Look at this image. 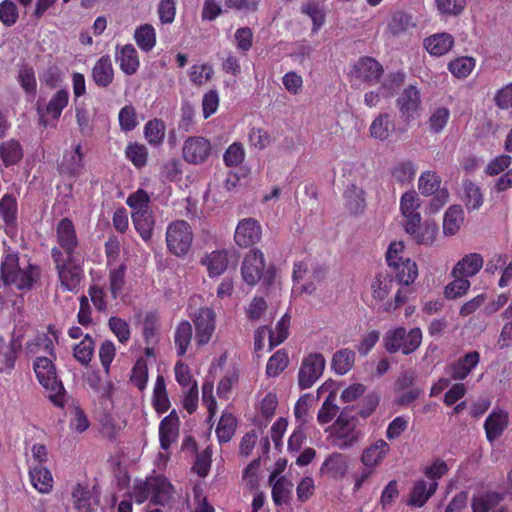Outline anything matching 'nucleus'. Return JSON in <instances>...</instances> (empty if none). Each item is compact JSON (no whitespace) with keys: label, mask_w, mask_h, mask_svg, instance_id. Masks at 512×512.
I'll list each match as a JSON object with an SVG mask.
<instances>
[{"label":"nucleus","mask_w":512,"mask_h":512,"mask_svg":"<svg viewBox=\"0 0 512 512\" xmlns=\"http://www.w3.org/2000/svg\"><path fill=\"white\" fill-rule=\"evenodd\" d=\"M40 274V267L30 259H21L18 252L5 250L0 266V280L5 286H14L20 291L30 290Z\"/></svg>","instance_id":"f257e3e1"},{"label":"nucleus","mask_w":512,"mask_h":512,"mask_svg":"<svg viewBox=\"0 0 512 512\" xmlns=\"http://www.w3.org/2000/svg\"><path fill=\"white\" fill-rule=\"evenodd\" d=\"M53 263L63 292L77 293L84 279L83 260L80 257H61L58 250L53 251Z\"/></svg>","instance_id":"f03ea898"},{"label":"nucleus","mask_w":512,"mask_h":512,"mask_svg":"<svg viewBox=\"0 0 512 512\" xmlns=\"http://www.w3.org/2000/svg\"><path fill=\"white\" fill-rule=\"evenodd\" d=\"M241 275L246 284L254 286L261 281L265 287L271 286L276 276L273 266L265 269L264 254L260 249H252L246 254L241 266Z\"/></svg>","instance_id":"7ed1b4c3"},{"label":"nucleus","mask_w":512,"mask_h":512,"mask_svg":"<svg viewBox=\"0 0 512 512\" xmlns=\"http://www.w3.org/2000/svg\"><path fill=\"white\" fill-rule=\"evenodd\" d=\"M422 331L415 327L407 330L403 326L389 329L383 336V345L387 352L393 354L401 352L410 355L421 345Z\"/></svg>","instance_id":"20e7f679"},{"label":"nucleus","mask_w":512,"mask_h":512,"mask_svg":"<svg viewBox=\"0 0 512 512\" xmlns=\"http://www.w3.org/2000/svg\"><path fill=\"white\" fill-rule=\"evenodd\" d=\"M33 369L39 383L49 392V398L58 404V398L64 395V386L59 379L52 357H37Z\"/></svg>","instance_id":"39448f33"},{"label":"nucleus","mask_w":512,"mask_h":512,"mask_svg":"<svg viewBox=\"0 0 512 512\" xmlns=\"http://www.w3.org/2000/svg\"><path fill=\"white\" fill-rule=\"evenodd\" d=\"M56 246L51 249V257L53 251L58 250L61 257H80V241L76 232L73 221L64 217L56 225L55 228Z\"/></svg>","instance_id":"423d86ee"},{"label":"nucleus","mask_w":512,"mask_h":512,"mask_svg":"<svg viewBox=\"0 0 512 512\" xmlns=\"http://www.w3.org/2000/svg\"><path fill=\"white\" fill-rule=\"evenodd\" d=\"M193 233L191 226L184 220L171 222L166 230V244L169 252L175 256H184L191 248Z\"/></svg>","instance_id":"0eeeda50"},{"label":"nucleus","mask_w":512,"mask_h":512,"mask_svg":"<svg viewBox=\"0 0 512 512\" xmlns=\"http://www.w3.org/2000/svg\"><path fill=\"white\" fill-rule=\"evenodd\" d=\"M359 434L354 421L341 413L332 426V444L340 449L350 448L358 442Z\"/></svg>","instance_id":"6e6552de"},{"label":"nucleus","mask_w":512,"mask_h":512,"mask_svg":"<svg viewBox=\"0 0 512 512\" xmlns=\"http://www.w3.org/2000/svg\"><path fill=\"white\" fill-rule=\"evenodd\" d=\"M325 359L321 353H311L304 357L298 371V385L301 390L311 388L322 376Z\"/></svg>","instance_id":"1a4fd4ad"},{"label":"nucleus","mask_w":512,"mask_h":512,"mask_svg":"<svg viewBox=\"0 0 512 512\" xmlns=\"http://www.w3.org/2000/svg\"><path fill=\"white\" fill-rule=\"evenodd\" d=\"M211 152L212 145L210 141L201 136L187 138L182 148L183 159L187 163L194 165L206 162Z\"/></svg>","instance_id":"9d476101"},{"label":"nucleus","mask_w":512,"mask_h":512,"mask_svg":"<svg viewBox=\"0 0 512 512\" xmlns=\"http://www.w3.org/2000/svg\"><path fill=\"white\" fill-rule=\"evenodd\" d=\"M401 118L407 124L415 120L421 108L420 91L414 85L406 87L396 100Z\"/></svg>","instance_id":"9b49d317"},{"label":"nucleus","mask_w":512,"mask_h":512,"mask_svg":"<svg viewBox=\"0 0 512 512\" xmlns=\"http://www.w3.org/2000/svg\"><path fill=\"white\" fill-rule=\"evenodd\" d=\"M262 227L254 218H244L236 226L234 233L235 243L241 248L252 247L260 242Z\"/></svg>","instance_id":"f8f14e48"},{"label":"nucleus","mask_w":512,"mask_h":512,"mask_svg":"<svg viewBox=\"0 0 512 512\" xmlns=\"http://www.w3.org/2000/svg\"><path fill=\"white\" fill-rule=\"evenodd\" d=\"M216 314L209 307L200 308L194 318L196 329L195 339L198 346L206 345L210 342L215 332Z\"/></svg>","instance_id":"ddd939ff"},{"label":"nucleus","mask_w":512,"mask_h":512,"mask_svg":"<svg viewBox=\"0 0 512 512\" xmlns=\"http://www.w3.org/2000/svg\"><path fill=\"white\" fill-rule=\"evenodd\" d=\"M419 198L414 190L405 192L400 199V210L405 218V231L414 232L415 227L421 222Z\"/></svg>","instance_id":"4468645a"},{"label":"nucleus","mask_w":512,"mask_h":512,"mask_svg":"<svg viewBox=\"0 0 512 512\" xmlns=\"http://www.w3.org/2000/svg\"><path fill=\"white\" fill-rule=\"evenodd\" d=\"M355 77L370 85L379 82L383 75V66L373 57H361L354 65Z\"/></svg>","instance_id":"2eb2a0df"},{"label":"nucleus","mask_w":512,"mask_h":512,"mask_svg":"<svg viewBox=\"0 0 512 512\" xmlns=\"http://www.w3.org/2000/svg\"><path fill=\"white\" fill-rule=\"evenodd\" d=\"M509 426V413L505 409L495 407L484 422L486 438L490 443L497 440Z\"/></svg>","instance_id":"dca6fc26"},{"label":"nucleus","mask_w":512,"mask_h":512,"mask_svg":"<svg viewBox=\"0 0 512 512\" xmlns=\"http://www.w3.org/2000/svg\"><path fill=\"white\" fill-rule=\"evenodd\" d=\"M348 457L340 452L329 454L320 467V474L334 480H342L348 472Z\"/></svg>","instance_id":"f3484780"},{"label":"nucleus","mask_w":512,"mask_h":512,"mask_svg":"<svg viewBox=\"0 0 512 512\" xmlns=\"http://www.w3.org/2000/svg\"><path fill=\"white\" fill-rule=\"evenodd\" d=\"M151 489V503L154 505L170 506L174 501V486L165 476H152Z\"/></svg>","instance_id":"a211bd4d"},{"label":"nucleus","mask_w":512,"mask_h":512,"mask_svg":"<svg viewBox=\"0 0 512 512\" xmlns=\"http://www.w3.org/2000/svg\"><path fill=\"white\" fill-rule=\"evenodd\" d=\"M84 169V153L81 143L74 145L71 151L63 154L62 161L59 165L60 173L69 177H79Z\"/></svg>","instance_id":"6ab92c4d"},{"label":"nucleus","mask_w":512,"mask_h":512,"mask_svg":"<svg viewBox=\"0 0 512 512\" xmlns=\"http://www.w3.org/2000/svg\"><path fill=\"white\" fill-rule=\"evenodd\" d=\"M60 335L61 331L54 324H49L46 332L37 333L34 341L28 343L27 349L30 352H36L33 347L40 348L50 357L56 359L55 345L59 343Z\"/></svg>","instance_id":"aec40b11"},{"label":"nucleus","mask_w":512,"mask_h":512,"mask_svg":"<svg viewBox=\"0 0 512 512\" xmlns=\"http://www.w3.org/2000/svg\"><path fill=\"white\" fill-rule=\"evenodd\" d=\"M389 452V444L383 439H378L362 451L360 461L363 466L376 469L384 461Z\"/></svg>","instance_id":"412c9836"},{"label":"nucleus","mask_w":512,"mask_h":512,"mask_svg":"<svg viewBox=\"0 0 512 512\" xmlns=\"http://www.w3.org/2000/svg\"><path fill=\"white\" fill-rule=\"evenodd\" d=\"M92 80L96 86L107 88L114 80V68L111 57L106 54L101 56L94 64L91 72Z\"/></svg>","instance_id":"4be33fe9"},{"label":"nucleus","mask_w":512,"mask_h":512,"mask_svg":"<svg viewBox=\"0 0 512 512\" xmlns=\"http://www.w3.org/2000/svg\"><path fill=\"white\" fill-rule=\"evenodd\" d=\"M179 433V419L175 411L164 417L159 425L160 446L168 450L172 443L176 442Z\"/></svg>","instance_id":"5701e85b"},{"label":"nucleus","mask_w":512,"mask_h":512,"mask_svg":"<svg viewBox=\"0 0 512 512\" xmlns=\"http://www.w3.org/2000/svg\"><path fill=\"white\" fill-rule=\"evenodd\" d=\"M454 37L447 32L435 33L424 39L423 45L432 56H443L454 46Z\"/></svg>","instance_id":"b1692460"},{"label":"nucleus","mask_w":512,"mask_h":512,"mask_svg":"<svg viewBox=\"0 0 512 512\" xmlns=\"http://www.w3.org/2000/svg\"><path fill=\"white\" fill-rule=\"evenodd\" d=\"M395 131V123L389 113H380L376 116L369 127V135L371 138L380 142L389 140Z\"/></svg>","instance_id":"393cba45"},{"label":"nucleus","mask_w":512,"mask_h":512,"mask_svg":"<svg viewBox=\"0 0 512 512\" xmlns=\"http://www.w3.org/2000/svg\"><path fill=\"white\" fill-rule=\"evenodd\" d=\"M484 259L479 253H469L461 258L451 271L452 276H475L483 267Z\"/></svg>","instance_id":"a878e982"},{"label":"nucleus","mask_w":512,"mask_h":512,"mask_svg":"<svg viewBox=\"0 0 512 512\" xmlns=\"http://www.w3.org/2000/svg\"><path fill=\"white\" fill-rule=\"evenodd\" d=\"M438 488L437 482L427 483L423 479H419L412 487L408 505L412 507H423L427 501L435 494Z\"/></svg>","instance_id":"bb28decb"},{"label":"nucleus","mask_w":512,"mask_h":512,"mask_svg":"<svg viewBox=\"0 0 512 512\" xmlns=\"http://www.w3.org/2000/svg\"><path fill=\"white\" fill-rule=\"evenodd\" d=\"M115 58L121 71L128 76L134 75L140 67L138 53L132 44L122 46Z\"/></svg>","instance_id":"cd10ccee"},{"label":"nucleus","mask_w":512,"mask_h":512,"mask_svg":"<svg viewBox=\"0 0 512 512\" xmlns=\"http://www.w3.org/2000/svg\"><path fill=\"white\" fill-rule=\"evenodd\" d=\"M21 345L12 338L9 343L0 335V372L10 374L15 367Z\"/></svg>","instance_id":"c85d7f7f"},{"label":"nucleus","mask_w":512,"mask_h":512,"mask_svg":"<svg viewBox=\"0 0 512 512\" xmlns=\"http://www.w3.org/2000/svg\"><path fill=\"white\" fill-rule=\"evenodd\" d=\"M32 486L40 493H49L53 488V477L50 470L42 463H36L29 469Z\"/></svg>","instance_id":"c756f323"},{"label":"nucleus","mask_w":512,"mask_h":512,"mask_svg":"<svg viewBox=\"0 0 512 512\" xmlns=\"http://www.w3.org/2000/svg\"><path fill=\"white\" fill-rule=\"evenodd\" d=\"M73 506L77 512H94L98 501L93 498L88 485L77 483L72 489Z\"/></svg>","instance_id":"7c9ffc66"},{"label":"nucleus","mask_w":512,"mask_h":512,"mask_svg":"<svg viewBox=\"0 0 512 512\" xmlns=\"http://www.w3.org/2000/svg\"><path fill=\"white\" fill-rule=\"evenodd\" d=\"M200 262L207 267L210 277L220 276L228 267V252L226 250H215L206 253Z\"/></svg>","instance_id":"2f4dec72"},{"label":"nucleus","mask_w":512,"mask_h":512,"mask_svg":"<svg viewBox=\"0 0 512 512\" xmlns=\"http://www.w3.org/2000/svg\"><path fill=\"white\" fill-rule=\"evenodd\" d=\"M479 361V352H468L451 365L452 379L464 380L471 373V371L478 365Z\"/></svg>","instance_id":"473e14b6"},{"label":"nucleus","mask_w":512,"mask_h":512,"mask_svg":"<svg viewBox=\"0 0 512 512\" xmlns=\"http://www.w3.org/2000/svg\"><path fill=\"white\" fill-rule=\"evenodd\" d=\"M392 269V274H395V282L401 285L409 286L418 276V268L414 261L410 258L395 263V265H388Z\"/></svg>","instance_id":"72a5a7b5"},{"label":"nucleus","mask_w":512,"mask_h":512,"mask_svg":"<svg viewBox=\"0 0 512 512\" xmlns=\"http://www.w3.org/2000/svg\"><path fill=\"white\" fill-rule=\"evenodd\" d=\"M131 218L135 230L145 242H148L152 238L155 226L152 210L132 212Z\"/></svg>","instance_id":"f704fd0d"},{"label":"nucleus","mask_w":512,"mask_h":512,"mask_svg":"<svg viewBox=\"0 0 512 512\" xmlns=\"http://www.w3.org/2000/svg\"><path fill=\"white\" fill-rule=\"evenodd\" d=\"M416 25L417 23L413 15L403 11H397L392 14L388 22L387 32L394 37H398L408 32L410 29L415 28Z\"/></svg>","instance_id":"c9c22d12"},{"label":"nucleus","mask_w":512,"mask_h":512,"mask_svg":"<svg viewBox=\"0 0 512 512\" xmlns=\"http://www.w3.org/2000/svg\"><path fill=\"white\" fill-rule=\"evenodd\" d=\"M417 170L418 167L413 161H399L391 169L392 181L400 185L411 184L415 179Z\"/></svg>","instance_id":"e433bc0d"},{"label":"nucleus","mask_w":512,"mask_h":512,"mask_svg":"<svg viewBox=\"0 0 512 512\" xmlns=\"http://www.w3.org/2000/svg\"><path fill=\"white\" fill-rule=\"evenodd\" d=\"M134 40L143 52H150L156 45V31L152 24L145 23L136 27Z\"/></svg>","instance_id":"4c0bfd02"},{"label":"nucleus","mask_w":512,"mask_h":512,"mask_svg":"<svg viewBox=\"0 0 512 512\" xmlns=\"http://www.w3.org/2000/svg\"><path fill=\"white\" fill-rule=\"evenodd\" d=\"M192 336H193V329H192V325L190 324V322L187 320L181 321L177 325V327L175 329V333H174V343H175L177 355L179 357H183L186 354V352L190 346Z\"/></svg>","instance_id":"58836bf2"},{"label":"nucleus","mask_w":512,"mask_h":512,"mask_svg":"<svg viewBox=\"0 0 512 512\" xmlns=\"http://www.w3.org/2000/svg\"><path fill=\"white\" fill-rule=\"evenodd\" d=\"M0 157L5 167L17 164L23 157V149L18 140L9 139L0 144Z\"/></svg>","instance_id":"ea45409f"},{"label":"nucleus","mask_w":512,"mask_h":512,"mask_svg":"<svg viewBox=\"0 0 512 512\" xmlns=\"http://www.w3.org/2000/svg\"><path fill=\"white\" fill-rule=\"evenodd\" d=\"M152 404L156 412L159 414L166 413L170 408V400L168 398L165 379L162 375H158L153 389Z\"/></svg>","instance_id":"a19ab883"},{"label":"nucleus","mask_w":512,"mask_h":512,"mask_svg":"<svg viewBox=\"0 0 512 512\" xmlns=\"http://www.w3.org/2000/svg\"><path fill=\"white\" fill-rule=\"evenodd\" d=\"M464 221V213L459 205L448 208L443 219V232L445 235H455Z\"/></svg>","instance_id":"79ce46f5"},{"label":"nucleus","mask_w":512,"mask_h":512,"mask_svg":"<svg viewBox=\"0 0 512 512\" xmlns=\"http://www.w3.org/2000/svg\"><path fill=\"white\" fill-rule=\"evenodd\" d=\"M109 268V291L113 299H117L125 285V276L127 271L126 263L122 262L116 267Z\"/></svg>","instance_id":"37998d69"},{"label":"nucleus","mask_w":512,"mask_h":512,"mask_svg":"<svg viewBox=\"0 0 512 512\" xmlns=\"http://www.w3.org/2000/svg\"><path fill=\"white\" fill-rule=\"evenodd\" d=\"M165 124L163 120L154 118L149 120L144 125V136L145 139L151 146L157 147L164 142L165 138Z\"/></svg>","instance_id":"c03bdc74"},{"label":"nucleus","mask_w":512,"mask_h":512,"mask_svg":"<svg viewBox=\"0 0 512 512\" xmlns=\"http://www.w3.org/2000/svg\"><path fill=\"white\" fill-rule=\"evenodd\" d=\"M503 499V494L499 492L489 491L482 493L473 497L472 510L473 512H489L490 509L497 506Z\"/></svg>","instance_id":"a18cd8bd"},{"label":"nucleus","mask_w":512,"mask_h":512,"mask_svg":"<svg viewBox=\"0 0 512 512\" xmlns=\"http://www.w3.org/2000/svg\"><path fill=\"white\" fill-rule=\"evenodd\" d=\"M237 428V419L231 413H224L220 417L216 427V435L219 443L229 442L235 434Z\"/></svg>","instance_id":"49530a36"},{"label":"nucleus","mask_w":512,"mask_h":512,"mask_svg":"<svg viewBox=\"0 0 512 512\" xmlns=\"http://www.w3.org/2000/svg\"><path fill=\"white\" fill-rule=\"evenodd\" d=\"M394 283L395 279L391 273H378L371 285L373 297L378 300L385 299L391 292Z\"/></svg>","instance_id":"de8ad7c7"},{"label":"nucleus","mask_w":512,"mask_h":512,"mask_svg":"<svg viewBox=\"0 0 512 512\" xmlns=\"http://www.w3.org/2000/svg\"><path fill=\"white\" fill-rule=\"evenodd\" d=\"M17 81L27 95L34 97L37 92V80L34 68L28 64L19 66Z\"/></svg>","instance_id":"09e8293b"},{"label":"nucleus","mask_w":512,"mask_h":512,"mask_svg":"<svg viewBox=\"0 0 512 512\" xmlns=\"http://www.w3.org/2000/svg\"><path fill=\"white\" fill-rule=\"evenodd\" d=\"M464 203L468 210H478L483 204V195L480 187L473 181H463Z\"/></svg>","instance_id":"8fccbe9b"},{"label":"nucleus","mask_w":512,"mask_h":512,"mask_svg":"<svg viewBox=\"0 0 512 512\" xmlns=\"http://www.w3.org/2000/svg\"><path fill=\"white\" fill-rule=\"evenodd\" d=\"M293 483L286 477H279L272 486V500L276 506L288 503L292 496Z\"/></svg>","instance_id":"3c124183"},{"label":"nucleus","mask_w":512,"mask_h":512,"mask_svg":"<svg viewBox=\"0 0 512 512\" xmlns=\"http://www.w3.org/2000/svg\"><path fill=\"white\" fill-rule=\"evenodd\" d=\"M148 149L144 144L130 142L125 148L126 158L137 168L141 169L147 165Z\"/></svg>","instance_id":"603ef678"},{"label":"nucleus","mask_w":512,"mask_h":512,"mask_svg":"<svg viewBox=\"0 0 512 512\" xmlns=\"http://www.w3.org/2000/svg\"><path fill=\"white\" fill-rule=\"evenodd\" d=\"M289 365V356L284 349L277 350L266 365V376L274 378L279 376Z\"/></svg>","instance_id":"864d4df0"},{"label":"nucleus","mask_w":512,"mask_h":512,"mask_svg":"<svg viewBox=\"0 0 512 512\" xmlns=\"http://www.w3.org/2000/svg\"><path fill=\"white\" fill-rule=\"evenodd\" d=\"M69 102V93L66 89L58 90L46 105L45 112L54 120H58L62 111L67 107Z\"/></svg>","instance_id":"5fc2aeb1"},{"label":"nucleus","mask_w":512,"mask_h":512,"mask_svg":"<svg viewBox=\"0 0 512 512\" xmlns=\"http://www.w3.org/2000/svg\"><path fill=\"white\" fill-rule=\"evenodd\" d=\"M18 214V204L12 194H4L0 199V216L8 226L16 223Z\"/></svg>","instance_id":"6e6d98bb"},{"label":"nucleus","mask_w":512,"mask_h":512,"mask_svg":"<svg viewBox=\"0 0 512 512\" xmlns=\"http://www.w3.org/2000/svg\"><path fill=\"white\" fill-rule=\"evenodd\" d=\"M475 65L476 61L473 57L461 56L449 62L448 70L454 77L462 79L471 74Z\"/></svg>","instance_id":"4d7b16f0"},{"label":"nucleus","mask_w":512,"mask_h":512,"mask_svg":"<svg viewBox=\"0 0 512 512\" xmlns=\"http://www.w3.org/2000/svg\"><path fill=\"white\" fill-rule=\"evenodd\" d=\"M437 226L434 223L421 222L415 227L414 232H407L412 239L419 245H431L435 241L437 235Z\"/></svg>","instance_id":"13d9d810"},{"label":"nucleus","mask_w":512,"mask_h":512,"mask_svg":"<svg viewBox=\"0 0 512 512\" xmlns=\"http://www.w3.org/2000/svg\"><path fill=\"white\" fill-rule=\"evenodd\" d=\"M355 352L348 348L337 351L332 358V367L339 375L346 374L353 366Z\"/></svg>","instance_id":"bf43d9fd"},{"label":"nucleus","mask_w":512,"mask_h":512,"mask_svg":"<svg viewBox=\"0 0 512 512\" xmlns=\"http://www.w3.org/2000/svg\"><path fill=\"white\" fill-rule=\"evenodd\" d=\"M290 316L285 314L277 322L275 330L269 328V349L272 350L274 347L283 343L289 335Z\"/></svg>","instance_id":"052dcab7"},{"label":"nucleus","mask_w":512,"mask_h":512,"mask_svg":"<svg viewBox=\"0 0 512 512\" xmlns=\"http://www.w3.org/2000/svg\"><path fill=\"white\" fill-rule=\"evenodd\" d=\"M344 196L353 213L357 214L363 211L366 200L365 191L362 188H359L355 184H351L347 187Z\"/></svg>","instance_id":"680f3d73"},{"label":"nucleus","mask_w":512,"mask_h":512,"mask_svg":"<svg viewBox=\"0 0 512 512\" xmlns=\"http://www.w3.org/2000/svg\"><path fill=\"white\" fill-rule=\"evenodd\" d=\"M441 177L434 171L423 172L418 181V188L422 195L430 196L440 189Z\"/></svg>","instance_id":"e2e57ef3"},{"label":"nucleus","mask_w":512,"mask_h":512,"mask_svg":"<svg viewBox=\"0 0 512 512\" xmlns=\"http://www.w3.org/2000/svg\"><path fill=\"white\" fill-rule=\"evenodd\" d=\"M94 346L93 338L89 334H86L80 343L74 347V357L82 365H88L94 353Z\"/></svg>","instance_id":"0e129e2a"},{"label":"nucleus","mask_w":512,"mask_h":512,"mask_svg":"<svg viewBox=\"0 0 512 512\" xmlns=\"http://www.w3.org/2000/svg\"><path fill=\"white\" fill-rule=\"evenodd\" d=\"M118 122L121 131H133L139 124L134 106L129 104L122 107L118 113Z\"/></svg>","instance_id":"69168bd1"},{"label":"nucleus","mask_w":512,"mask_h":512,"mask_svg":"<svg viewBox=\"0 0 512 512\" xmlns=\"http://www.w3.org/2000/svg\"><path fill=\"white\" fill-rule=\"evenodd\" d=\"M454 280L450 282L446 287L444 294L446 298L448 299H456L458 297H461L465 295L470 286L471 283L469 281V278L464 276H452Z\"/></svg>","instance_id":"338daca9"},{"label":"nucleus","mask_w":512,"mask_h":512,"mask_svg":"<svg viewBox=\"0 0 512 512\" xmlns=\"http://www.w3.org/2000/svg\"><path fill=\"white\" fill-rule=\"evenodd\" d=\"M108 326L120 343L126 344L130 340L131 330L126 320L112 316L108 320Z\"/></svg>","instance_id":"774afa93"}]
</instances>
